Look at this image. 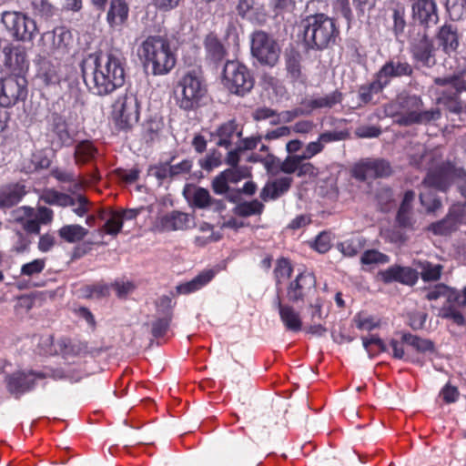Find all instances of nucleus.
<instances>
[{"mask_svg":"<svg viewBox=\"0 0 466 466\" xmlns=\"http://www.w3.org/2000/svg\"><path fill=\"white\" fill-rule=\"evenodd\" d=\"M215 136L218 137V146L228 148L233 144L235 137H240L242 136V129H238L235 120H229L218 127Z\"/></svg>","mask_w":466,"mask_h":466,"instance_id":"nucleus-29","label":"nucleus"},{"mask_svg":"<svg viewBox=\"0 0 466 466\" xmlns=\"http://www.w3.org/2000/svg\"><path fill=\"white\" fill-rule=\"evenodd\" d=\"M354 322L356 327L360 330L370 331L379 327L380 322L375 319L373 317L359 313L354 318Z\"/></svg>","mask_w":466,"mask_h":466,"instance_id":"nucleus-52","label":"nucleus"},{"mask_svg":"<svg viewBox=\"0 0 466 466\" xmlns=\"http://www.w3.org/2000/svg\"><path fill=\"white\" fill-rule=\"evenodd\" d=\"M137 54L155 76L169 73L176 65V56L169 42L161 36H148L139 46Z\"/></svg>","mask_w":466,"mask_h":466,"instance_id":"nucleus-3","label":"nucleus"},{"mask_svg":"<svg viewBox=\"0 0 466 466\" xmlns=\"http://www.w3.org/2000/svg\"><path fill=\"white\" fill-rule=\"evenodd\" d=\"M5 65L13 75H24L28 70L29 62L24 46L9 45L4 47Z\"/></svg>","mask_w":466,"mask_h":466,"instance_id":"nucleus-18","label":"nucleus"},{"mask_svg":"<svg viewBox=\"0 0 466 466\" xmlns=\"http://www.w3.org/2000/svg\"><path fill=\"white\" fill-rule=\"evenodd\" d=\"M97 154L98 150L92 141H80L75 147V162L78 165L89 163L96 157Z\"/></svg>","mask_w":466,"mask_h":466,"instance_id":"nucleus-33","label":"nucleus"},{"mask_svg":"<svg viewBox=\"0 0 466 466\" xmlns=\"http://www.w3.org/2000/svg\"><path fill=\"white\" fill-rule=\"evenodd\" d=\"M123 227V221L117 211H112L109 213L108 218L103 227L104 231L112 236H116Z\"/></svg>","mask_w":466,"mask_h":466,"instance_id":"nucleus-49","label":"nucleus"},{"mask_svg":"<svg viewBox=\"0 0 466 466\" xmlns=\"http://www.w3.org/2000/svg\"><path fill=\"white\" fill-rule=\"evenodd\" d=\"M347 137V133L343 131H329V132H324L319 135V138L322 142V144L325 146L328 143L333 142V141H339L343 140Z\"/></svg>","mask_w":466,"mask_h":466,"instance_id":"nucleus-63","label":"nucleus"},{"mask_svg":"<svg viewBox=\"0 0 466 466\" xmlns=\"http://www.w3.org/2000/svg\"><path fill=\"white\" fill-rule=\"evenodd\" d=\"M438 38L446 53L454 51L458 47L457 34L451 25H443L440 29Z\"/></svg>","mask_w":466,"mask_h":466,"instance_id":"nucleus-40","label":"nucleus"},{"mask_svg":"<svg viewBox=\"0 0 466 466\" xmlns=\"http://www.w3.org/2000/svg\"><path fill=\"white\" fill-rule=\"evenodd\" d=\"M425 187H435L440 190H445L449 185L448 176L441 171L431 172L423 180Z\"/></svg>","mask_w":466,"mask_h":466,"instance_id":"nucleus-44","label":"nucleus"},{"mask_svg":"<svg viewBox=\"0 0 466 466\" xmlns=\"http://www.w3.org/2000/svg\"><path fill=\"white\" fill-rule=\"evenodd\" d=\"M88 234V230L77 224L65 225L58 230V236L68 243H76L83 240Z\"/></svg>","mask_w":466,"mask_h":466,"instance_id":"nucleus-36","label":"nucleus"},{"mask_svg":"<svg viewBox=\"0 0 466 466\" xmlns=\"http://www.w3.org/2000/svg\"><path fill=\"white\" fill-rule=\"evenodd\" d=\"M1 22L11 35L16 40L31 41L37 33L35 22L19 12H3L1 15Z\"/></svg>","mask_w":466,"mask_h":466,"instance_id":"nucleus-8","label":"nucleus"},{"mask_svg":"<svg viewBox=\"0 0 466 466\" xmlns=\"http://www.w3.org/2000/svg\"><path fill=\"white\" fill-rule=\"evenodd\" d=\"M393 18V33L397 38H399L405 30L406 20H405V8L400 5H397L392 12Z\"/></svg>","mask_w":466,"mask_h":466,"instance_id":"nucleus-48","label":"nucleus"},{"mask_svg":"<svg viewBox=\"0 0 466 466\" xmlns=\"http://www.w3.org/2000/svg\"><path fill=\"white\" fill-rule=\"evenodd\" d=\"M222 162V156L220 153L213 151L208 154L205 158L200 160V166L206 170H212L220 166Z\"/></svg>","mask_w":466,"mask_h":466,"instance_id":"nucleus-56","label":"nucleus"},{"mask_svg":"<svg viewBox=\"0 0 466 466\" xmlns=\"http://www.w3.org/2000/svg\"><path fill=\"white\" fill-rule=\"evenodd\" d=\"M41 199L49 205H57L60 207L75 206V198L67 194L58 192L54 189H47L41 195Z\"/></svg>","mask_w":466,"mask_h":466,"instance_id":"nucleus-39","label":"nucleus"},{"mask_svg":"<svg viewBox=\"0 0 466 466\" xmlns=\"http://www.w3.org/2000/svg\"><path fill=\"white\" fill-rule=\"evenodd\" d=\"M15 219L22 220L24 229L29 233H39L40 223L34 217V209L27 207L18 208L16 211Z\"/></svg>","mask_w":466,"mask_h":466,"instance_id":"nucleus-37","label":"nucleus"},{"mask_svg":"<svg viewBox=\"0 0 466 466\" xmlns=\"http://www.w3.org/2000/svg\"><path fill=\"white\" fill-rule=\"evenodd\" d=\"M251 53L261 64L273 66L279 60L280 49L269 35L257 31L251 37Z\"/></svg>","mask_w":466,"mask_h":466,"instance_id":"nucleus-9","label":"nucleus"},{"mask_svg":"<svg viewBox=\"0 0 466 466\" xmlns=\"http://www.w3.org/2000/svg\"><path fill=\"white\" fill-rule=\"evenodd\" d=\"M47 137L51 147L55 150L61 149L63 147L69 146L73 136L69 130L66 118L57 113L51 116Z\"/></svg>","mask_w":466,"mask_h":466,"instance_id":"nucleus-13","label":"nucleus"},{"mask_svg":"<svg viewBox=\"0 0 466 466\" xmlns=\"http://www.w3.org/2000/svg\"><path fill=\"white\" fill-rule=\"evenodd\" d=\"M161 304H164L167 306V309L165 312L164 317L158 318L156 321L152 324V335L155 338H160L163 337L170 325L171 319H172V310H171V299L168 297H163L160 299Z\"/></svg>","mask_w":466,"mask_h":466,"instance_id":"nucleus-34","label":"nucleus"},{"mask_svg":"<svg viewBox=\"0 0 466 466\" xmlns=\"http://www.w3.org/2000/svg\"><path fill=\"white\" fill-rule=\"evenodd\" d=\"M204 46L208 56L214 61H221L227 55L225 46L214 34H208L206 36Z\"/></svg>","mask_w":466,"mask_h":466,"instance_id":"nucleus-35","label":"nucleus"},{"mask_svg":"<svg viewBox=\"0 0 466 466\" xmlns=\"http://www.w3.org/2000/svg\"><path fill=\"white\" fill-rule=\"evenodd\" d=\"M301 27L304 41L310 48H327L339 35L334 21L324 14L307 16L302 20Z\"/></svg>","mask_w":466,"mask_h":466,"instance_id":"nucleus-5","label":"nucleus"},{"mask_svg":"<svg viewBox=\"0 0 466 466\" xmlns=\"http://www.w3.org/2000/svg\"><path fill=\"white\" fill-rule=\"evenodd\" d=\"M314 248L319 253H325L330 248V238L326 233H320L315 242Z\"/></svg>","mask_w":466,"mask_h":466,"instance_id":"nucleus-64","label":"nucleus"},{"mask_svg":"<svg viewBox=\"0 0 466 466\" xmlns=\"http://www.w3.org/2000/svg\"><path fill=\"white\" fill-rule=\"evenodd\" d=\"M278 309L280 319L285 328L289 330L297 332L302 329L304 322L298 312L292 306L283 304L278 298Z\"/></svg>","mask_w":466,"mask_h":466,"instance_id":"nucleus-25","label":"nucleus"},{"mask_svg":"<svg viewBox=\"0 0 466 466\" xmlns=\"http://www.w3.org/2000/svg\"><path fill=\"white\" fill-rule=\"evenodd\" d=\"M214 276L215 272L213 270H204L190 281L178 285L177 290L178 293L185 295L198 291L211 281Z\"/></svg>","mask_w":466,"mask_h":466,"instance_id":"nucleus-30","label":"nucleus"},{"mask_svg":"<svg viewBox=\"0 0 466 466\" xmlns=\"http://www.w3.org/2000/svg\"><path fill=\"white\" fill-rule=\"evenodd\" d=\"M46 267L45 258H36L31 262L25 263L21 268V275L31 277L41 273Z\"/></svg>","mask_w":466,"mask_h":466,"instance_id":"nucleus-53","label":"nucleus"},{"mask_svg":"<svg viewBox=\"0 0 466 466\" xmlns=\"http://www.w3.org/2000/svg\"><path fill=\"white\" fill-rule=\"evenodd\" d=\"M291 273L292 267L288 259L279 258L277 260L274 275L278 283H280L289 279Z\"/></svg>","mask_w":466,"mask_h":466,"instance_id":"nucleus-51","label":"nucleus"},{"mask_svg":"<svg viewBox=\"0 0 466 466\" xmlns=\"http://www.w3.org/2000/svg\"><path fill=\"white\" fill-rule=\"evenodd\" d=\"M387 86L380 79L378 74L374 80L367 85L361 86L359 90V96L361 102L368 104L373 100L374 95L380 93Z\"/></svg>","mask_w":466,"mask_h":466,"instance_id":"nucleus-38","label":"nucleus"},{"mask_svg":"<svg viewBox=\"0 0 466 466\" xmlns=\"http://www.w3.org/2000/svg\"><path fill=\"white\" fill-rule=\"evenodd\" d=\"M414 198L415 193L412 190L405 192L396 217V221L401 228H414L415 220L412 218V202Z\"/></svg>","mask_w":466,"mask_h":466,"instance_id":"nucleus-28","label":"nucleus"},{"mask_svg":"<svg viewBox=\"0 0 466 466\" xmlns=\"http://www.w3.org/2000/svg\"><path fill=\"white\" fill-rule=\"evenodd\" d=\"M387 116L394 118L400 126L425 125L441 116L438 108L425 109L420 96L401 93L384 106Z\"/></svg>","mask_w":466,"mask_h":466,"instance_id":"nucleus-2","label":"nucleus"},{"mask_svg":"<svg viewBox=\"0 0 466 466\" xmlns=\"http://www.w3.org/2000/svg\"><path fill=\"white\" fill-rule=\"evenodd\" d=\"M412 73V66L404 57L400 56L390 59L377 72L386 86L394 77L410 76Z\"/></svg>","mask_w":466,"mask_h":466,"instance_id":"nucleus-17","label":"nucleus"},{"mask_svg":"<svg viewBox=\"0 0 466 466\" xmlns=\"http://www.w3.org/2000/svg\"><path fill=\"white\" fill-rule=\"evenodd\" d=\"M420 200L429 212H433L441 207L440 200L435 198L431 193L420 192Z\"/></svg>","mask_w":466,"mask_h":466,"instance_id":"nucleus-57","label":"nucleus"},{"mask_svg":"<svg viewBox=\"0 0 466 466\" xmlns=\"http://www.w3.org/2000/svg\"><path fill=\"white\" fill-rule=\"evenodd\" d=\"M420 276L424 281H436L441 278L442 266L430 262H420Z\"/></svg>","mask_w":466,"mask_h":466,"instance_id":"nucleus-47","label":"nucleus"},{"mask_svg":"<svg viewBox=\"0 0 466 466\" xmlns=\"http://www.w3.org/2000/svg\"><path fill=\"white\" fill-rule=\"evenodd\" d=\"M402 341L405 343L406 348L410 350L412 355L416 358H419L420 361L418 363L422 362L420 356L426 354L427 352L434 351V344L431 340L412 335L410 333H404L402 335Z\"/></svg>","mask_w":466,"mask_h":466,"instance_id":"nucleus-26","label":"nucleus"},{"mask_svg":"<svg viewBox=\"0 0 466 466\" xmlns=\"http://www.w3.org/2000/svg\"><path fill=\"white\" fill-rule=\"evenodd\" d=\"M125 66L126 58L116 48L88 55L81 63L84 82L94 95L107 96L125 84Z\"/></svg>","mask_w":466,"mask_h":466,"instance_id":"nucleus-1","label":"nucleus"},{"mask_svg":"<svg viewBox=\"0 0 466 466\" xmlns=\"http://www.w3.org/2000/svg\"><path fill=\"white\" fill-rule=\"evenodd\" d=\"M228 183L229 182L227 179V177L224 175L223 172H221L218 176H217L214 178L212 182L213 190L217 194H224L228 190Z\"/></svg>","mask_w":466,"mask_h":466,"instance_id":"nucleus-61","label":"nucleus"},{"mask_svg":"<svg viewBox=\"0 0 466 466\" xmlns=\"http://www.w3.org/2000/svg\"><path fill=\"white\" fill-rule=\"evenodd\" d=\"M306 303L308 304V307L305 313V330L308 333L315 336L321 337L325 335L327 329L322 323L326 318V315L323 314L322 310L323 299L319 297V295H318Z\"/></svg>","mask_w":466,"mask_h":466,"instance_id":"nucleus-12","label":"nucleus"},{"mask_svg":"<svg viewBox=\"0 0 466 466\" xmlns=\"http://www.w3.org/2000/svg\"><path fill=\"white\" fill-rule=\"evenodd\" d=\"M292 182L290 177L274 176L265 184L259 196L264 201L275 200L289 190Z\"/></svg>","mask_w":466,"mask_h":466,"instance_id":"nucleus-20","label":"nucleus"},{"mask_svg":"<svg viewBox=\"0 0 466 466\" xmlns=\"http://www.w3.org/2000/svg\"><path fill=\"white\" fill-rule=\"evenodd\" d=\"M139 114L138 100L131 92L118 96L112 105L111 116L119 129H131L138 122Z\"/></svg>","mask_w":466,"mask_h":466,"instance_id":"nucleus-6","label":"nucleus"},{"mask_svg":"<svg viewBox=\"0 0 466 466\" xmlns=\"http://www.w3.org/2000/svg\"><path fill=\"white\" fill-rule=\"evenodd\" d=\"M300 163V155H290L286 157L279 165V169L285 174L298 173L299 164Z\"/></svg>","mask_w":466,"mask_h":466,"instance_id":"nucleus-55","label":"nucleus"},{"mask_svg":"<svg viewBox=\"0 0 466 466\" xmlns=\"http://www.w3.org/2000/svg\"><path fill=\"white\" fill-rule=\"evenodd\" d=\"M223 173L229 183H237L248 175L247 168H240L238 167L226 169Z\"/></svg>","mask_w":466,"mask_h":466,"instance_id":"nucleus-58","label":"nucleus"},{"mask_svg":"<svg viewBox=\"0 0 466 466\" xmlns=\"http://www.w3.org/2000/svg\"><path fill=\"white\" fill-rule=\"evenodd\" d=\"M208 96V86L199 70L185 72L177 81L174 96L177 106L185 111L198 109Z\"/></svg>","mask_w":466,"mask_h":466,"instance_id":"nucleus-4","label":"nucleus"},{"mask_svg":"<svg viewBox=\"0 0 466 466\" xmlns=\"http://www.w3.org/2000/svg\"><path fill=\"white\" fill-rule=\"evenodd\" d=\"M52 176L60 182L73 183V188L69 189L73 193L81 189L83 187V181L76 178V177L71 172L57 168L52 171Z\"/></svg>","mask_w":466,"mask_h":466,"instance_id":"nucleus-46","label":"nucleus"},{"mask_svg":"<svg viewBox=\"0 0 466 466\" xmlns=\"http://www.w3.org/2000/svg\"><path fill=\"white\" fill-rule=\"evenodd\" d=\"M27 96V80L24 75H13L0 81V106H11Z\"/></svg>","mask_w":466,"mask_h":466,"instance_id":"nucleus-11","label":"nucleus"},{"mask_svg":"<svg viewBox=\"0 0 466 466\" xmlns=\"http://www.w3.org/2000/svg\"><path fill=\"white\" fill-rule=\"evenodd\" d=\"M194 226V219L189 215L172 211L156 218L153 228L158 232L187 230Z\"/></svg>","mask_w":466,"mask_h":466,"instance_id":"nucleus-15","label":"nucleus"},{"mask_svg":"<svg viewBox=\"0 0 466 466\" xmlns=\"http://www.w3.org/2000/svg\"><path fill=\"white\" fill-rule=\"evenodd\" d=\"M365 245V240L362 238L356 237L339 244V251L347 257L356 256Z\"/></svg>","mask_w":466,"mask_h":466,"instance_id":"nucleus-42","label":"nucleus"},{"mask_svg":"<svg viewBox=\"0 0 466 466\" xmlns=\"http://www.w3.org/2000/svg\"><path fill=\"white\" fill-rule=\"evenodd\" d=\"M460 218L461 207L454 206L444 219L431 224L429 229L435 235H448L457 229L458 226L461 224Z\"/></svg>","mask_w":466,"mask_h":466,"instance_id":"nucleus-27","label":"nucleus"},{"mask_svg":"<svg viewBox=\"0 0 466 466\" xmlns=\"http://www.w3.org/2000/svg\"><path fill=\"white\" fill-rule=\"evenodd\" d=\"M413 17L429 26L439 20L437 5L434 0H417L412 5Z\"/></svg>","mask_w":466,"mask_h":466,"instance_id":"nucleus-21","label":"nucleus"},{"mask_svg":"<svg viewBox=\"0 0 466 466\" xmlns=\"http://www.w3.org/2000/svg\"><path fill=\"white\" fill-rule=\"evenodd\" d=\"M76 201L75 206H71L73 208L74 213H76L79 217H83L89 210V202L86 198V197L82 195H78L76 198H74Z\"/></svg>","mask_w":466,"mask_h":466,"instance_id":"nucleus-60","label":"nucleus"},{"mask_svg":"<svg viewBox=\"0 0 466 466\" xmlns=\"http://www.w3.org/2000/svg\"><path fill=\"white\" fill-rule=\"evenodd\" d=\"M129 8L126 0H111L106 13V22L110 28L120 29L127 21Z\"/></svg>","mask_w":466,"mask_h":466,"instance_id":"nucleus-23","label":"nucleus"},{"mask_svg":"<svg viewBox=\"0 0 466 466\" xmlns=\"http://www.w3.org/2000/svg\"><path fill=\"white\" fill-rule=\"evenodd\" d=\"M44 344L48 345L49 349L46 351L50 355H63L64 357L80 356L87 351V346L85 342L67 338H59L54 339L52 336L46 338Z\"/></svg>","mask_w":466,"mask_h":466,"instance_id":"nucleus-14","label":"nucleus"},{"mask_svg":"<svg viewBox=\"0 0 466 466\" xmlns=\"http://www.w3.org/2000/svg\"><path fill=\"white\" fill-rule=\"evenodd\" d=\"M342 101V95L339 91L322 96H314L304 102V105L310 111L315 109L331 108Z\"/></svg>","mask_w":466,"mask_h":466,"instance_id":"nucleus-32","label":"nucleus"},{"mask_svg":"<svg viewBox=\"0 0 466 466\" xmlns=\"http://www.w3.org/2000/svg\"><path fill=\"white\" fill-rule=\"evenodd\" d=\"M25 195V187L15 184L0 188V208H9L17 204Z\"/></svg>","mask_w":466,"mask_h":466,"instance_id":"nucleus-31","label":"nucleus"},{"mask_svg":"<svg viewBox=\"0 0 466 466\" xmlns=\"http://www.w3.org/2000/svg\"><path fill=\"white\" fill-rule=\"evenodd\" d=\"M410 52L414 59L423 64L429 63L430 58L432 56L433 45L425 31L418 33L417 36L412 40Z\"/></svg>","mask_w":466,"mask_h":466,"instance_id":"nucleus-24","label":"nucleus"},{"mask_svg":"<svg viewBox=\"0 0 466 466\" xmlns=\"http://www.w3.org/2000/svg\"><path fill=\"white\" fill-rule=\"evenodd\" d=\"M390 346L392 349V356L395 359L405 360L410 362H419V358H416L412 355L410 349L406 348L405 343H403L402 339L399 341L396 339H391L390 342Z\"/></svg>","mask_w":466,"mask_h":466,"instance_id":"nucleus-43","label":"nucleus"},{"mask_svg":"<svg viewBox=\"0 0 466 466\" xmlns=\"http://www.w3.org/2000/svg\"><path fill=\"white\" fill-rule=\"evenodd\" d=\"M440 316L443 319H451L458 325L465 324L463 315L452 307L442 308Z\"/></svg>","mask_w":466,"mask_h":466,"instance_id":"nucleus-59","label":"nucleus"},{"mask_svg":"<svg viewBox=\"0 0 466 466\" xmlns=\"http://www.w3.org/2000/svg\"><path fill=\"white\" fill-rule=\"evenodd\" d=\"M378 277L384 283L397 281L409 286H413L418 280V273L415 269L410 267H401L398 265L391 266L385 270L380 271Z\"/></svg>","mask_w":466,"mask_h":466,"instance_id":"nucleus-19","label":"nucleus"},{"mask_svg":"<svg viewBox=\"0 0 466 466\" xmlns=\"http://www.w3.org/2000/svg\"><path fill=\"white\" fill-rule=\"evenodd\" d=\"M264 209V205L254 199L252 201H246L240 203L236 208V213L241 217H249L253 215H260Z\"/></svg>","mask_w":466,"mask_h":466,"instance_id":"nucleus-45","label":"nucleus"},{"mask_svg":"<svg viewBox=\"0 0 466 466\" xmlns=\"http://www.w3.org/2000/svg\"><path fill=\"white\" fill-rule=\"evenodd\" d=\"M43 379L42 374H35L33 372H15L7 379V389L11 393L22 394L34 388L35 379Z\"/></svg>","mask_w":466,"mask_h":466,"instance_id":"nucleus-22","label":"nucleus"},{"mask_svg":"<svg viewBox=\"0 0 466 466\" xmlns=\"http://www.w3.org/2000/svg\"><path fill=\"white\" fill-rule=\"evenodd\" d=\"M224 85L237 95L249 92L254 86V79L246 66L238 61H228L223 70Z\"/></svg>","mask_w":466,"mask_h":466,"instance_id":"nucleus-7","label":"nucleus"},{"mask_svg":"<svg viewBox=\"0 0 466 466\" xmlns=\"http://www.w3.org/2000/svg\"><path fill=\"white\" fill-rule=\"evenodd\" d=\"M389 261L390 258L387 255L375 249L365 251L360 258V262L364 265L386 264Z\"/></svg>","mask_w":466,"mask_h":466,"instance_id":"nucleus-50","label":"nucleus"},{"mask_svg":"<svg viewBox=\"0 0 466 466\" xmlns=\"http://www.w3.org/2000/svg\"><path fill=\"white\" fill-rule=\"evenodd\" d=\"M390 174L391 167L383 159H365L353 168V176L360 180L388 177Z\"/></svg>","mask_w":466,"mask_h":466,"instance_id":"nucleus-16","label":"nucleus"},{"mask_svg":"<svg viewBox=\"0 0 466 466\" xmlns=\"http://www.w3.org/2000/svg\"><path fill=\"white\" fill-rule=\"evenodd\" d=\"M441 297H446L449 301H459L460 293L454 289H451L445 285H437L429 290L426 298L429 300H435Z\"/></svg>","mask_w":466,"mask_h":466,"instance_id":"nucleus-41","label":"nucleus"},{"mask_svg":"<svg viewBox=\"0 0 466 466\" xmlns=\"http://www.w3.org/2000/svg\"><path fill=\"white\" fill-rule=\"evenodd\" d=\"M324 147L325 146L322 144V142L319 140V138H318L317 141L309 142L307 145V147L302 154V157H307V158L310 159L314 156L322 152L324 149Z\"/></svg>","mask_w":466,"mask_h":466,"instance_id":"nucleus-62","label":"nucleus"},{"mask_svg":"<svg viewBox=\"0 0 466 466\" xmlns=\"http://www.w3.org/2000/svg\"><path fill=\"white\" fill-rule=\"evenodd\" d=\"M192 201L196 207L204 208L210 206L212 198L207 189L198 187L193 191Z\"/></svg>","mask_w":466,"mask_h":466,"instance_id":"nucleus-54","label":"nucleus"},{"mask_svg":"<svg viewBox=\"0 0 466 466\" xmlns=\"http://www.w3.org/2000/svg\"><path fill=\"white\" fill-rule=\"evenodd\" d=\"M318 295L315 276L309 272L299 274L287 288L288 300L293 304L306 303Z\"/></svg>","mask_w":466,"mask_h":466,"instance_id":"nucleus-10","label":"nucleus"}]
</instances>
